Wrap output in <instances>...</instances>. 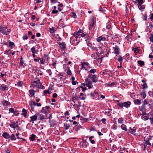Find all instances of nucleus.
<instances>
[{
    "label": "nucleus",
    "mask_w": 153,
    "mask_h": 153,
    "mask_svg": "<svg viewBox=\"0 0 153 153\" xmlns=\"http://www.w3.org/2000/svg\"><path fill=\"white\" fill-rule=\"evenodd\" d=\"M131 104V102L127 101L124 102H119L117 104V105L122 108H123V107L128 108L130 107Z\"/></svg>",
    "instance_id": "obj_1"
},
{
    "label": "nucleus",
    "mask_w": 153,
    "mask_h": 153,
    "mask_svg": "<svg viewBox=\"0 0 153 153\" xmlns=\"http://www.w3.org/2000/svg\"><path fill=\"white\" fill-rule=\"evenodd\" d=\"M8 29L7 27H1L0 26V32L3 35H8L10 33V31L8 30Z\"/></svg>",
    "instance_id": "obj_2"
},
{
    "label": "nucleus",
    "mask_w": 153,
    "mask_h": 153,
    "mask_svg": "<svg viewBox=\"0 0 153 153\" xmlns=\"http://www.w3.org/2000/svg\"><path fill=\"white\" fill-rule=\"evenodd\" d=\"M80 145L81 148H86L88 146V144L86 142V140H83L82 142H80Z\"/></svg>",
    "instance_id": "obj_3"
},
{
    "label": "nucleus",
    "mask_w": 153,
    "mask_h": 153,
    "mask_svg": "<svg viewBox=\"0 0 153 153\" xmlns=\"http://www.w3.org/2000/svg\"><path fill=\"white\" fill-rule=\"evenodd\" d=\"M40 82V80L39 79L37 80L34 81L31 83V86L33 88H35L36 87L38 88V85H39Z\"/></svg>",
    "instance_id": "obj_4"
},
{
    "label": "nucleus",
    "mask_w": 153,
    "mask_h": 153,
    "mask_svg": "<svg viewBox=\"0 0 153 153\" xmlns=\"http://www.w3.org/2000/svg\"><path fill=\"white\" fill-rule=\"evenodd\" d=\"M88 79H85V82H86V86L87 87H88L89 89L91 88L93 86V85H92V82L91 81H89V80H88Z\"/></svg>",
    "instance_id": "obj_5"
},
{
    "label": "nucleus",
    "mask_w": 153,
    "mask_h": 153,
    "mask_svg": "<svg viewBox=\"0 0 153 153\" xmlns=\"http://www.w3.org/2000/svg\"><path fill=\"white\" fill-rule=\"evenodd\" d=\"M49 108L50 107L49 106H47L45 107H43L41 111V112L45 114H47Z\"/></svg>",
    "instance_id": "obj_6"
},
{
    "label": "nucleus",
    "mask_w": 153,
    "mask_h": 153,
    "mask_svg": "<svg viewBox=\"0 0 153 153\" xmlns=\"http://www.w3.org/2000/svg\"><path fill=\"white\" fill-rule=\"evenodd\" d=\"M58 44L59 45V47L61 49L63 50L65 49L66 48V44L64 42H58Z\"/></svg>",
    "instance_id": "obj_7"
},
{
    "label": "nucleus",
    "mask_w": 153,
    "mask_h": 153,
    "mask_svg": "<svg viewBox=\"0 0 153 153\" xmlns=\"http://www.w3.org/2000/svg\"><path fill=\"white\" fill-rule=\"evenodd\" d=\"M81 37H84L85 38V41H86L89 39L90 38L88 33H86L85 32L84 33V32L83 33H82V34H81Z\"/></svg>",
    "instance_id": "obj_8"
},
{
    "label": "nucleus",
    "mask_w": 153,
    "mask_h": 153,
    "mask_svg": "<svg viewBox=\"0 0 153 153\" xmlns=\"http://www.w3.org/2000/svg\"><path fill=\"white\" fill-rule=\"evenodd\" d=\"M91 79L92 81L94 82H96L98 81L97 76L94 74L92 75Z\"/></svg>",
    "instance_id": "obj_9"
},
{
    "label": "nucleus",
    "mask_w": 153,
    "mask_h": 153,
    "mask_svg": "<svg viewBox=\"0 0 153 153\" xmlns=\"http://www.w3.org/2000/svg\"><path fill=\"white\" fill-rule=\"evenodd\" d=\"M106 39V38L105 37H103L102 36H100L96 39L97 41L99 42H100L101 41H105Z\"/></svg>",
    "instance_id": "obj_10"
},
{
    "label": "nucleus",
    "mask_w": 153,
    "mask_h": 153,
    "mask_svg": "<svg viewBox=\"0 0 153 153\" xmlns=\"http://www.w3.org/2000/svg\"><path fill=\"white\" fill-rule=\"evenodd\" d=\"M2 136L5 139H7L10 137V136L7 132H4L2 134Z\"/></svg>",
    "instance_id": "obj_11"
},
{
    "label": "nucleus",
    "mask_w": 153,
    "mask_h": 153,
    "mask_svg": "<svg viewBox=\"0 0 153 153\" xmlns=\"http://www.w3.org/2000/svg\"><path fill=\"white\" fill-rule=\"evenodd\" d=\"M141 81L143 83V84H141V85L142 86L143 88V89H145V88H147V86L146 81L144 79H143Z\"/></svg>",
    "instance_id": "obj_12"
},
{
    "label": "nucleus",
    "mask_w": 153,
    "mask_h": 153,
    "mask_svg": "<svg viewBox=\"0 0 153 153\" xmlns=\"http://www.w3.org/2000/svg\"><path fill=\"white\" fill-rule=\"evenodd\" d=\"M31 120L33 122V123H34V121L36 120L37 119V116L36 114H35L30 117Z\"/></svg>",
    "instance_id": "obj_13"
},
{
    "label": "nucleus",
    "mask_w": 153,
    "mask_h": 153,
    "mask_svg": "<svg viewBox=\"0 0 153 153\" xmlns=\"http://www.w3.org/2000/svg\"><path fill=\"white\" fill-rule=\"evenodd\" d=\"M89 64L88 62H83L82 63V68H82H85L88 67V65Z\"/></svg>",
    "instance_id": "obj_14"
},
{
    "label": "nucleus",
    "mask_w": 153,
    "mask_h": 153,
    "mask_svg": "<svg viewBox=\"0 0 153 153\" xmlns=\"http://www.w3.org/2000/svg\"><path fill=\"white\" fill-rule=\"evenodd\" d=\"M136 128H131L130 127L128 130L129 132L131 134H134V135H135V134L134 133L136 132Z\"/></svg>",
    "instance_id": "obj_15"
},
{
    "label": "nucleus",
    "mask_w": 153,
    "mask_h": 153,
    "mask_svg": "<svg viewBox=\"0 0 153 153\" xmlns=\"http://www.w3.org/2000/svg\"><path fill=\"white\" fill-rule=\"evenodd\" d=\"M132 50L134 51L135 55H137V53L140 51V50L138 48H132Z\"/></svg>",
    "instance_id": "obj_16"
},
{
    "label": "nucleus",
    "mask_w": 153,
    "mask_h": 153,
    "mask_svg": "<svg viewBox=\"0 0 153 153\" xmlns=\"http://www.w3.org/2000/svg\"><path fill=\"white\" fill-rule=\"evenodd\" d=\"M29 105L30 107V111L31 112L32 111L36 112L37 111L35 109V106L32 105V103H30L29 104Z\"/></svg>",
    "instance_id": "obj_17"
},
{
    "label": "nucleus",
    "mask_w": 153,
    "mask_h": 153,
    "mask_svg": "<svg viewBox=\"0 0 153 153\" xmlns=\"http://www.w3.org/2000/svg\"><path fill=\"white\" fill-rule=\"evenodd\" d=\"M83 31L81 30H79L76 33H74V36H81V34L83 33Z\"/></svg>",
    "instance_id": "obj_18"
},
{
    "label": "nucleus",
    "mask_w": 153,
    "mask_h": 153,
    "mask_svg": "<svg viewBox=\"0 0 153 153\" xmlns=\"http://www.w3.org/2000/svg\"><path fill=\"white\" fill-rule=\"evenodd\" d=\"M8 87L7 85H1L0 88V90L4 91L5 90H7Z\"/></svg>",
    "instance_id": "obj_19"
},
{
    "label": "nucleus",
    "mask_w": 153,
    "mask_h": 153,
    "mask_svg": "<svg viewBox=\"0 0 153 153\" xmlns=\"http://www.w3.org/2000/svg\"><path fill=\"white\" fill-rule=\"evenodd\" d=\"M113 48L114 49L115 51V53L116 54L118 55L119 53V48L118 47H113Z\"/></svg>",
    "instance_id": "obj_20"
},
{
    "label": "nucleus",
    "mask_w": 153,
    "mask_h": 153,
    "mask_svg": "<svg viewBox=\"0 0 153 153\" xmlns=\"http://www.w3.org/2000/svg\"><path fill=\"white\" fill-rule=\"evenodd\" d=\"M94 18H92L91 20V22L90 23L89 26V29L90 30V29H91L92 27H94Z\"/></svg>",
    "instance_id": "obj_21"
},
{
    "label": "nucleus",
    "mask_w": 153,
    "mask_h": 153,
    "mask_svg": "<svg viewBox=\"0 0 153 153\" xmlns=\"http://www.w3.org/2000/svg\"><path fill=\"white\" fill-rule=\"evenodd\" d=\"M79 42V39H74L72 42L73 44L74 45H77Z\"/></svg>",
    "instance_id": "obj_22"
},
{
    "label": "nucleus",
    "mask_w": 153,
    "mask_h": 153,
    "mask_svg": "<svg viewBox=\"0 0 153 153\" xmlns=\"http://www.w3.org/2000/svg\"><path fill=\"white\" fill-rule=\"evenodd\" d=\"M3 151L5 153H10V151L9 148L8 147L4 148Z\"/></svg>",
    "instance_id": "obj_23"
},
{
    "label": "nucleus",
    "mask_w": 153,
    "mask_h": 153,
    "mask_svg": "<svg viewBox=\"0 0 153 153\" xmlns=\"http://www.w3.org/2000/svg\"><path fill=\"white\" fill-rule=\"evenodd\" d=\"M134 103L135 105H140L141 103V100L139 99H136L134 100Z\"/></svg>",
    "instance_id": "obj_24"
},
{
    "label": "nucleus",
    "mask_w": 153,
    "mask_h": 153,
    "mask_svg": "<svg viewBox=\"0 0 153 153\" xmlns=\"http://www.w3.org/2000/svg\"><path fill=\"white\" fill-rule=\"evenodd\" d=\"M139 108L140 111L142 112L146 111V106L145 105H143L139 107Z\"/></svg>",
    "instance_id": "obj_25"
},
{
    "label": "nucleus",
    "mask_w": 153,
    "mask_h": 153,
    "mask_svg": "<svg viewBox=\"0 0 153 153\" xmlns=\"http://www.w3.org/2000/svg\"><path fill=\"white\" fill-rule=\"evenodd\" d=\"M22 114L24 116V117H26L27 116V110L23 108L22 109Z\"/></svg>",
    "instance_id": "obj_26"
},
{
    "label": "nucleus",
    "mask_w": 153,
    "mask_h": 153,
    "mask_svg": "<svg viewBox=\"0 0 153 153\" xmlns=\"http://www.w3.org/2000/svg\"><path fill=\"white\" fill-rule=\"evenodd\" d=\"M121 128L123 130L125 131H127L128 129L126 128V126L124 124H122L121 126Z\"/></svg>",
    "instance_id": "obj_27"
},
{
    "label": "nucleus",
    "mask_w": 153,
    "mask_h": 153,
    "mask_svg": "<svg viewBox=\"0 0 153 153\" xmlns=\"http://www.w3.org/2000/svg\"><path fill=\"white\" fill-rule=\"evenodd\" d=\"M35 47H33L31 48V52L33 53H36L38 51V50L37 51H35Z\"/></svg>",
    "instance_id": "obj_28"
},
{
    "label": "nucleus",
    "mask_w": 153,
    "mask_h": 153,
    "mask_svg": "<svg viewBox=\"0 0 153 153\" xmlns=\"http://www.w3.org/2000/svg\"><path fill=\"white\" fill-rule=\"evenodd\" d=\"M35 91L31 89L29 90V93L32 97H35Z\"/></svg>",
    "instance_id": "obj_29"
},
{
    "label": "nucleus",
    "mask_w": 153,
    "mask_h": 153,
    "mask_svg": "<svg viewBox=\"0 0 153 153\" xmlns=\"http://www.w3.org/2000/svg\"><path fill=\"white\" fill-rule=\"evenodd\" d=\"M9 46L10 47V49H12L15 46V44L13 42H10L9 43Z\"/></svg>",
    "instance_id": "obj_30"
},
{
    "label": "nucleus",
    "mask_w": 153,
    "mask_h": 153,
    "mask_svg": "<svg viewBox=\"0 0 153 153\" xmlns=\"http://www.w3.org/2000/svg\"><path fill=\"white\" fill-rule=\"evenodd\" d=\"M39 118L40 120L42 121H43V120L45 119L46 118L45 117V115L42 114L39 115Z\"/></svg>",
    "instance_id": "obj_31"
},
{
    "label": "nucleus",
    "mask_w": 153,
    "mask_h": 153,
    "mask_svg": "<svg viewBox=\"0 0 153 153\" xmlns=\"http://www.w3.org/2000/svg\"><path fill=\"white\" fill-rule=\"evenodd\" d=\"M24 61L23 60V59L22 57L20 58V62L19 64L20 66H22L24 64Z\"/></svg>",
    "instance_id": "obj_32"
},
{
    "label": "nucleus",
    "mask_w": 153,
    "mask_h": 153,
    "mask_svg": "<svg viewBox=\"0 0 153 153\" xmlns=\"http://www.w3.org/2000/svg\"><path fill=\"white\" fill-rule=\"evenodd\" d=\"M137 5L138 8L140 10L144 9L145 8V7L144 5H142L141 4H137Z\"/></svg>",
    "instance_id": "obj_33"
},
{
    "label": "nucleus",
    "mask_w": 153,
    "mask_h": 153,
    "mask_svg": "<svg viewBox=\"0 0 153 153\" xmlns=\"http://www.w3.org/2000/svg\"><path fill=\"white\" fill-rule=\"evenodd\" d=\"M36 137V135L34 134H32L31 135L30 138V140L33 141L35 140V138Z\"/></svg>",
    "instance_id": "obj_34"
},
{
    "label": "nucleus",
    "mask_w": 153,
    "mask_h": 153,
    "mask_svg": "<svg viewBox=\"0 0 153 153\" xmlns=\"http://www.w3.org/2000/svg\"><path fill=\"white\" fill-rule=\"evenodd\" d=\"M49 123H50V127H53L54 126L56 125L55 123V122H51L49 121Z\"/></svg>",
    "instance_id": "obj_35"
},
{
    "label": "nucleus",
    "mask_w": 153,
    "mask_h": 153,
    "mask_svg": "<svg viewBox=\"0 0 153 153\" xmlns=\"http://www.w3.org/2000/svg\"><path fill=\"white\" fill-rule=\"evenodd\" d=\"M140 95L142 96L143 98L144 99L146 97V95L145 91H143V92L140 93Z\"/></svg>",
    "instance_id": "obj_36"
},
{
    "label": "nucleus",
    "mask_w": 153,
    "mask_h": 153,
    "mask_svg": "<svg viewBox=\"0 0 153 153\" xmlns=\"http://www.w3.org/2000/svg\"><path fill=\"white\" fill-rule=\"evenodd\" d=\"M12 123H13L10 124V126L11 128H13L14 130H15L16 128V127L15 126L16 123H13L12 122Z\"/></svg>",
    "instance_id": "obj_37"
},
{
    "label": "nucleus",
    "mask_w": 153,
    "mask_h": 153,
    "mask_svg": "<svg viewBox=\"0 0 153 153\" xmlns=\"http://www.w3.org/2000/svg\"><path fill=\"white\" fill-rule=\"evenodd\" d=\"M138 63L139 64V65L141 67H142L144 64V61L141 60L138 61Z\"/></svg>",
    "instance_id": "obj_38"
},
{
    "label": "nucleus",
    "mask_w": 153,
    "mask_h": 153,
    "mask_svg": "<svg viewBox=\"0 0 153 153\" xmlns=\"http://www.w3.org/2000/svg\"><path fill=\"white\" fill-rule=\"evenodd\" d=\"M66 73L68 75L70 76H71L72 75L71 72L69 68H68L66 70Z\"/></svg>",
    "instance_id": "obj_39"
},
{
    "label": "nucleus",
    "mask_w": 153,
    "mask_h": 153,
    "mask_svg": "<svg viewBox=\"0 0 153 153\" xmlns=\"http://www.w3.org/2000/svg\"><path fill=\"white\" fill-rule=\"evenodd\" d=\"M94 138V137L93 136H91V137H89V140L90 141L91 143L92 144H94V143L95 142V141L94 140H92V138Z\"/></svg>",
    "instance_id": "obj_40"
},
{
    "label": "nucleus",
    "mask_w": 153,
    "mask_h": 153,
    "mask_svg": "<svg viewBox=\"0 0 153 153\" xmlns=\"http://www.w3.org/2000/svg\"><path fill=\"white\" fill-rule=\"evenodd\" d=\"M3 104L4 105H8L10 104V102L5 100H3Z\"/></svg>",
    "instance_id": "obj_41"
},
{
    "label": "nucleus",
    "mask_w": 153,
    "mask_h": 153,
    "mask_svg": "<svg viewBox=\"0 0 153 153\" xmlns=\"http://www.w3.org/2000/svg\"><path fill=\"white\" fill-rule=\"evenodd\" d=\"M38 88H41L42 89H44L45 88V87L42 84V83L40 82L39 84V85H38Z\"/></svg>",
    "instance_id": "obj_42"
},
{
    "label": "nucleus",
    "mask_w": 153,
    "mask_h": 153,
    "mask_svg": "<svg viewBox=\"0 0 153 153\" xmlns=\"http://www.w3.org/2000/svg\"><path fill=\"white\" fill-rule=\"evenodd\" d=\"M111 23L110 22H108L106 24V28L107 29H109L111 28Z\"/></svg>",
    "instance_id": "obj_43"
},
{
    "label": "nucleus",
    "mask_w": 153,
    "mask_h": 153,
    "mask_svg": "<svg viewBox=\"0 0 153 153\" xmlns=\"http://www.w3.org/2000/svg\"><path fill=\"white\" fill-rule=\"evenodd\" d=\"M64 126L65 130H68L70 127V125L69 124H64Z\"/></svg>",
    "instance_id": "obj_44"
},
{
    "label": "nucleus",
    "mask_w": 153,
    "mask_h": 153,
    "mask_svg": "<svg viewBox=\"0 0 153 153\" xmlns=\"http://www.w3.org/2000/svg\"><path fill=\"white\" fill-rule=\"evenodd\" d=\"M141 118L142 119H144V120H148L149 119V117L148 116L144 115H142L141 116Z\"/></svg>",
    "instance_id": "obj_45"
},
{
    "label": "nucleus",
    "mask_w": 153,
    "mask_h": 153,
    "mask_svg": "<svg viewBox=\"0 0 153 153\" xmlns=\"http://www.w3.org/2000/svg\"><path fill=\"white\" fill-rule=\"evenodd\" d=\"M55 28L53 27H52L51 28H50V31L51 33H53L55 31Z\"/></svg>",
    "instance_id": "obj_46"
},
{
    "label": "nucleus",
    "mask_w": 153,
    "mask_h": 153,
    "mask_svg": "<svg viewBox=\"0 0 153 153\" xmlns=\"http://www.w3.org/2000/svg\"><path fill=\"white\" fill-rule=\"evenodd\" d=\"M13 113L14 115L16 116H18L19 115V112L18 111L16 110H15Z\"/></svg>",
    "instance_id": "obj_47"
},
{
    "label": "nucleus",
    "mask_w": 153,
    "mask_h": 153,
    "mask_svg": "<svg viewBox=\"0 0 153 153\" xmlns=\"http://www.w3.org/2000/svg\"><path fill=\"white\" fill-rule=\"evenodd\" d=\"M44 57L45 58V60L46 59L47 61L49 60V59H50V58L49 57V56L47 54H44Z\"/></svg>",
    "instance_id": "obj_48"
},
{
    "label": "nucleus",
    "mask_w": 153,
    "mask_h": 153,
    "mask_svg": "<svg viewBox=\"0 0 153 153\" xmlns=\"http://www.w3.org/2000/svg\"><path fill=\"white\" fill-rule=\"evenodd\" d=\"M91 49L92 51H96L98 50V49L96 47L92 46L91 48Z\"/></svg>",
    "instance_id": "obj_49"
},
{
    "label": "nucleus",
    "mask_w": 153,
    "mask_h": 153,
    "mask_svg": "<svg viewBox=\"0 0 153 153\" xmlns=\"http://www.w3.org/2000/svg\"><path fill=\"white\" fill-rule=\"evenodd\" d=\"M138 4H142L144 2L143 0H137Z\"/></svg>",
    "instance_id": "obj_50"
},
{
    "label": "nucleus",
    "mask_w": 153,
    "mask_h": 153,
    "mask_svg": "<svg viewBox=\"0 0 153 153\" xmlns=\"http://www.w3.org/2000/svg\"><path fill=\"white\" fill-rule=\"evenodd\" d=\"M89 72L91 74H94L96 72V70L95 69H92Z\"/></svg>",
    "instance_id": "obj_51"
},
{
    "label": "nucleus",
    "mask_w": 153,
    "mask_h": 153,
    "mask_svg": "<svg viewBox=\"0 0 153 153\" xmlns=\"http://www.w3.org/2000/svg\"><path fill=\"white\" fill-rule=\"evenodd\" d=\"M149 39L150 41L153 42V34H150Z\"/></svg>",
    "instance_id": "obj_52"
},
{
    "label": "nucleus",
    "mask_w": 153,
    "mask_h": 153,
    "mask_svg": "<svg viewBox=\"0 0 153 153\" xmlns=\"http://www.w3.org/2000/svg\"><path fill=\"white\" fill-rule=\"evenodd\" d=\"M23 82L21 81H19L17 82V85L18 86L21 87L22 86Z\"/></svg>",
    "instance_id": "obj_53"
},
{
    "label": "nucleus",
    "mask_w": 153,
    "mask_h": 153,
    "mask_svg": "<svg viewBox=\"0 0 153 153\" xmlns=\"http://www.w3.org/2000/svg\"><path fill=\"white\" fill-rule=\"evenodd\" d=\"M148 94L151 97H153V91H149Z\"/></svg>",
    "instance_id": "obj_54"
},
{
    "label": "nucleus",
    "mask_w": 153,
    "mask_h": 153,
    "mask_svg": "<svg viewBox=\"0 0 153 153\" xmlns=\"http://www.w3.org/2000/svg\"><path fill=\"white\" fill-rule=\"evenodd\" d=\"M51 93V92L49 91L48 90H45L44 91V94H50Z\"/></svg>",
    "instance_id": "obj_55"
},
{
    "label": "nucleus",
    "mask_w": 153,
    "mask_h": 153,
    "mask_svg": "<svg viewBox=\"0 0 153 153\" xmlns=\"http://www.w3.org/2000/svg\"><path fill=\"white\" fill-rule=\"evenodd\" d=\"M10 138L11 140H16V138L14 134H12L10 137Z\"/></svg>",
    "instance_id": "obj_56"
},
{
    "label": "nucleus",
    "mask_w": 153,
    "mask_h": 153,
    "mask_svg": "<svg viewBox=\"0 0 153 153\" xmlns=\"http://www.w3.org/2000/svg\"><path fill=\"white\" fill-rule=\"evenodd\" d=\"M107 86L109 87H111L112 86L116 84L115 83L113 82L111 83H108L107 84Z\"/></svg>",
    "instance_id": "obj_57"
},
{
    "label": "nucleus",
    "mask_w": 153,
    "mask_h": 153,
    "mask_svg": "<svg viewBox=\"0 0 153 153\" xmlns=\"http://www.w3.org/2000/svg\"><path fill=\"white\" fill-rule=\"evenodd\" d=\"M80 87L82 88V91L83 92L85 91L86 89V87H83L82 86H80Z\"/></svg>",
    "instance_id": "obj_58"
},
{
    "label": "nucleus",
    "mask_w": 153,
    "mask_h": 153,
    "mask_svg": "<svg viewBox=\"0 0 153 153\" xmlns=\"http://www.w3.org/2000/svg\"><path fill=\"white\" fill-rule=\"evenodd\" d=\"M117 59L119 62H121L122 61L123 58L122 56H119L118 58Z\"/></svg>",
    "instance_id": "obj_59"
},
{
    "label": "nucleus",
    "mask_w": 153,
    "mask_h": 153,
    "mask_svg": "<svg viewBox=\"0 0 153 153\" xmlns=\"http://www.w3.org/2000/svg\"><path fill=\"white\" fill-rule=\"evenodd\" d=\"M15 111V110L13 108H10L9 109V113H10V112L13 113Z\"/></svg>",
    "instance_id": "obj_60"
},
{
    "label": "nucleus",
    "mask_w": 153,
    "mask_h": 153,
    "mask_svg": "<svg viewBox=\"0 0 153 153\" xmlns=\"http://www.w3.org/2000/svg\"><path fill=\"white\" fill-rule=\"evenodd\" d=\"M45 59H44L43 58H42L40 59V63L42 64H43L45 63Z\"/></svg>",
    "instance_id": "obj_61"
},
{
    "label": "nucleus",
    "mask_w": 153,
    "mask_h": 153,
    "mask_svg": "<svg viewBox=\"0 0 153 153\" xmlns=\"http://www.w3.org/2000/svg\"><path fill=\"white\" fill-rule=\"evenodd\" d=\"M146 144V145H152V144L150 142H149V140H146V142H145V143Z\"/></svg>",
    "instance_id": "obj_62"
},
{
    "label": "nucleus",
    "mask_w": 153,
    "mask_h": 153,
    "mask_svg": "<svg viewBox=\"0 0 153 153\" xmlns=\"http://www.w3.org/2000/svg\"><path fill=\"white\" fill-rule=\"evenodd\" d=\"M123 120L122 118H119L118 120V123H123Z\"/></svg>",
    "instance_id": "obj_63"
},
{
    "label": "nucleus",
    "mask_w": 153,
    "mask_h": 153,
    "mask_svg": "<svg viewBox=\"0 0 153 153\" xmlns=\"http://www.w3.org/2000/svg\"><path fill=\"white\" fill-rule=\"evenodd\" d=\"M28 37L26 35H25L23 36V39L24 40H27L28 39Z\"/></svg>",
    "instance_id": "obj_64"
}]
</instances>
